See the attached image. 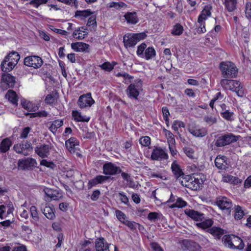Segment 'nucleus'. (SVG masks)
<instances>
[{"label":"nucleus","mask_w":251,"mask_h":251,"mask_svg":"<svg viewBox=\"0 0 251 251\" xmlns=\"http://www.w3.org/2000/svg\"><path fill=\"white\" fill-rule=\"evenodd\" d=\"M221 85L224 89L235 92L238 97H243L244 95L241 83L239 81L223 79L221 80Z\"/></svg>","instance_id":"1"},{"label":"nucleus","mask_w":251,"mask_h":251,"mask_svg":"<svg viewBox=\"0 0 251 251\" xmlns=\"http://www.w3.org/2000/svg\"><path fill=\"white\" fill-rule=\"evenodd\" d=\"M196 175L194 176H186L181 177L179 180V182L183 186L192 190H197L200 189V185L203 183L201 179H199Z\"/></svg>","instance_id":"2"},{"label":"nucleus","mask_w":251,"mask_h":251,"mask_svg":"<svg viewBox=\"0 0 251 251\" xmlns=\"http://www.w3.org/2000/svg\"><path fill=\"white\" fill-rule=\"evenodd\" d=\"M219 67L224 77L231 78L236 76L238 69L234 63L229 61L222 62Z\"/></svg>","instance_id":"3"},{"label":"nucleus","mask_w":251,"mask_h":251,"mask_svg":"<svg viewBox=\"0 0 251 251\" xmlns=\"http://www.w3.org/2000/svg\"><path fill=\"white\" fill-rule=\"evenodd\" d=\"M146 36L145 32L126 34L123 38L124 45L126 48L133 47L138 42L144 39Z\"/></svg>","instance_id":"4"},{"label":"nucleus","mask_w":251,"mask_h":251,"mask_svg":"<svg viewBox=\"0 0 251 251\" xmlns=\"http://www.w3.org/2000/svg\"><path fill=\"white\" fill-rule=\"evenodd\" d=\"M223 241L225 246L230 249L241 250L244 247V244L242 239L234 235H225L223 238Z\"/></svg>","instance_id":"5"},{"label":"nucleus","mask_w":251,"mask_h":251,"mask_svg":"<svg viewBox=\"0 0 251 251\" xmlns=\"http://www.w3.org/2000/svg\"><path fill=\"white\" fill-rule=\"evenodd\" d=\"M238 140V136L232 133H227L220 136L215 144L218 147H222L236 142Z\"/></svg>","instance_id":"6"},{"label":"nucleus","mask_w":251,"mask_h":251,"mask_svg":"<svg viewBox=\"0 0 251 251\" xmlns=\"http://www.w3.org/2000/svg\"><path fill=\"white\" fill-rule=\"evenodd\" d=\"M142 87L141 80L137 83L130 84L126 90L127 95L130 98L137 100L140 91L142 90Z\"/></svg>","instance_id":"7"},{"label":"nucleus","mask_w":251,"mask_h":251,"mask_svg":"<svg viewBox=\"0 0 251 251\" xmlns=\"http://www.w3.org/2000/svg\"><path fill=\"white\" fill-rule=\"evenodd\" d=\"M216 203L221 209L226 211L228 214L230 213L232 203L230 199L226 197H219L216 199Z\"/></svg>","instance_id":"8"},{"label":"nucleus","mask_w":251,"mask_h":251,"mask_svg":"<svg viewBox=\"0 0 251 251\" xmlns=\"http://www.w3.org/2000/svg\"><path fill=\"white\" fill-rule=\"evenodd\" d=\"M42 59L39 56L32 55L26 57L24 59V64L35 69L39 68L43 64Z\"/></svg>","instance_id":"9"},{"label":"nucleus","mask_w":251,"mask_h":251,"mask_svg":"<svg viewBox=\"0 0 251 251\" xmlns=\"http://www.w3.org/2000/svg\"><path fill=\"white\" fill-rule=\"evenodd\" d=\"M103 173L105 175L113 176L121 173L122 170L119 167L111 162H106L102 167Z\"/></svg>","instance_id":"10"},{"label":"nucleus","mask_w":251,"mask_h":251,"mask_svg":"<svg viewBox=\"0 0 251 251\" xmlns=\"http://www.w3.org/2000/svg\"><path fill=\"white\" fill-rule=\"evenodd\" d=\"M94 102L91 93L80 96L77 101L78 105L81 108L90 107Z\"/></svg>","instance_id":"11"},{"label":"nucleus","mask_w":251,"mask_h":251,"mask_svg":"<svg viewBox=\"0 0 251 251\" xmlns=\"http://www.w3.org/2000/svg\"><path fill=\"white\" fill-rule=\"evenodd\" d=\"M13 149L14 151L18 153L22 154L25 156L28 155L27 150H32L31 144L26 141L23 142L21 144H17L14 146Z\"/></svg>","instance_id":"12"},{"label":"nucleus","mask_w":251,"mask_h":251,"mask_svg":"<svg viewBox=\"0 0 251 251\" xmlns=\"http://www.w3.org/2000/svg\"><path fill=\"white\" fill-rule=\"evenodd\" d=\"M51 149L50 144H40L37 146L35 148V153L42 158L47 157L50 152Z\"/></svg>","instance_id":"13"},{"label":"nucleus","mask_w":251,"mask_h":251,"mask_svg":"<svg viewBox=\"0 0 251 251\" xmlns=\"http://www.w3.org/2000/svg\"><path fill=\"white\" fill-rule=\"evenodd\" d=\"M151 158L153 160L167 159L168 158V155L161 148H155L152 151Z\"/></svg>","instance_id":"14"},{"label":"nucleus","mask_w":251,"mask_h":251,"mask_svg":"<svg viewBox=\"0 0 251 251\" xmlns=\"http://www.w3.org/2000/svg\"><path fill=\"white\" fill-rule=\"evenodd\" d=\"M189 132L193 136L197 137H203L207 134V129L205 128H199L197 126H189L188 128Z\"/></svg>","instance_id":"15"},{"label":"nucleus","mask_w":251,"mask_h":251,"mask_svg":"<svg viewBox=\"0 0 251 251\" xmlns=\"http://www.w3.org/2000/svg\"><path fill=\"white\" fill-rule=\"evenodd\" d=\"M95 248L96 251H105L109 249V246L105 239L103 237L97 238L95 240Z\"/></svg>","instance_id":"16"},{"label":"nucleus","mask_w":251,"mask_h":251,"mask_svg":"<svg viewBox=\"0 0 251 251\" xmlns=\"http://www.w3.org/2000/svg\"><path fill=\"white\" fill-rule=\"evenodd\" d=\"M65 146L70 152L74 153L79 146V142L75 138L71 137L66 141Z\"/></svg>","instance_id":"17"},{"label":"nucleus","mask_w":251,"mask_h":251,"mask_svg":"<svg viewBox=\"0 0 251 251\" xmlns=\"http://www.w3.org/2000/svg\"><path fill=\"white\" fill-rule=\"evenodd\" d=\"M185 214L194 221L200 222L204 220V214L193 209H186Z\"/></svg>","instance_id":"18"},{"label":"nucleus","mask_w":251,"mask_h":251,"mask_svg":"<svg viewBox=\"0 0 251 251\" xmlns=\"http://www.w3.org/2000/svg\"><path fill=\"white\" fill-rule=\"evenodd\" d=\"M109 179H113V178H111L109 176H102V175H99L96 176L94 178L91 179L88 182V186L90 188H91L93 186H94L98 184L102 183Z\"/></svg>","instance_id":"19"},{"label":"nucleus","mask_w":251,"mask_h":251,"mask_svg":"<svg viewBox=\"0 0 251 251\" xmlns=\"http://www.w3.org/2000/svg\"><path fill=\"white\" fill-rule=\"evenodd\" d=\"M216 167L221 170H226L228 168L226 157L225 156H218L215 160Z\"/></svg>","instance_id":"20"},{"label":"nucleus","mask_w":251,"mask_h":251,"mask_svg":"<svg viewBox=\"0 0 251 251\" xmlns=\"http://www.w3.org/2000/svg\"><path fill=\"white\" fill-rule=\"evenodd\" d=\"M35 164H36V160L32 158H27L25 159L19 160L18 161L19 166L23 169L35 166Z\"/></svg>","instance_id":"21"},{"label":"nucleus","mask_w":251,"mask_h":251,"mask_svg":"<svg viewBox=\"0 0 251 251\" xmlns=\"http://www.w3.org/2000/svg\"><path fill=\"white\" fill-rule=\"evenodd\" d=\"M1 82L7 85L8 87H11L15 84V78L9 74H3L1 76Z\"/></svg>","instance_id":"22"},{"label":"nucleus","mask_w":251,"mask_h":251,"mask_svg":"<svg viewBox=\"0 0 251 251\" xmlns=\"http://www.w3.org/2000/svg\"><path fill=\"white\" fill-rule=\"evenodd\" d=\"M213 224V222L211 219H205L204 217V220H203L202 221H200V222L197 223L196 225L198 227L205 230L209 229V228L212 226Z\"/></svg>","instance_id":"23"},{"label":"nucleus","mask_w":251,"mask_h":251,"mask_svg":"<svg viewBox=\"0 0 251 251\" xmlns=\"http://www.w3.org/2000/svg\"><path fill=\"white\" fill-rule=\"evenodd\" d=\"M207 231L212 235L215 238L220 239L224 234V230L219 227L213 226L208 229Z\"/></svg>","instance_id":"24"},{"label":"nucleus","mask_w":251,"mask_h":251,"mask_svg":"<svg viewBox=\"0 0 251 251\" xmlns=\"http://www.w3.org/2000/svg\"><path fill=\"white\" fill-rule=\"evenodd\" d=\"M89 46V45L82 42L73 43L71 44V48L76 51H86Z\"/></svg>","instance_id":"25"},{"label":"nucleus","mask_w":251,"mask_h":251,"mask_svg":"<svg viewBox=\"0 0 251 251\" xmlns=\"http://www.w3.org/2000/svg\"><path fill=\"white\" fill-rule=\"evenodd\" d=\"M171 169L172 172L176 178L177 180L179 181V180L183 175V173L181 169L180 168L179 165L176 164L175 162H174L171 165Z\"/></svg>","instance_id":"26"},{"label":"nucleus","mask_w":251,"mask_h":251,"mask_svg":"<svg viewBox=\"0 0 251 251\" xmlns=\"http://www.w3.org/2000/svg\"><path fill=\"white\" fill-rule=\"evenodd\" d=\"M41 211L49 219L52 220L55 217L53 208L49 205H46L44 208H42Z\"/></svg>","instance_id":"27"},{"label":"nucleus","mask_w":251,"mask_h":251,"mask_svg":"<svg viewBox=\"0 0 251 251\" xmlns=\"http://www.w3.org/2000/svg\"><path fill=\"white\" fill-rule=\"evenodd\" d=\"M1 70L4 72H9L12 70L15 67V65L13 64L10 61L4 59L1 63Z\"/></svg>","instance_id":"28"},{"label":"nucleus","mask_w":251,"mask_h":251,"mask_svg":"<svg viewBox=\"0 0 251 251\" xmlns=\"http://www.w3.org/2000/svg\"><path fill=\"white\" fill-rule=\"evenodd\" d=\"M20 58V55L17 52L13 51L5 56L4 59L7 60V61H10L13 63V64H14L16 66L18 63Z\"/></svg>","instance_id":"29"},{"label":"nucleus","mask_w":251,"mask_h":251,"mask_svg":"<svg viewBox=\"0 0 251 251\" xmlns=\"http://www.w3.org/2000/svg\"><path fill=\"white\" fill-rule=\"evenodd\" d=\"M63 125V121L62 120H56L51 123L49 129L52 133L55 134L57 129L62 126Z\"/></svg>","instance_id":"30"},{"label":"nucleus","mask_w":251,"mask_h":251,"mask_svg":"<svg viewBox=\"0 0 251 251\" xmlns=\"http://www.w3.org/2000/svg\"><path fill=\"white\" fill-rule=\"evenodd\" d=\"M12 145L11 140L8 138L3 139L0 145V151L1 152L5 153L10 149Z\"/></svg>","instance_id":"31"},{"label":"nucleus","mask_w":251,"mask_h":251,"mask_svg":"<svg viewBox=\"0 0 251 251\" xmlns=\"http://www.w3.org/2000/svg\"><path fill=\"white\" fill-rule=\"evenodd\" d=\"M124 17L128 23L135 24L138 22V18L135 12H127Z\"/></svg>","instance_id":"32"},{"label":"nucleus","mask_w":251,"mask_h":251,"mask_svg":"<svg viewBox=\"0 0 251 251\" xmlns=\"http://www.w3.org/2000/svg\"><path fill=\"white\" fill-rule=\"evenodd\" d=\"M81 28L85 29L83 27H78L73 33V36L78 40H81L84 38L88 34L87 32L81 30Z\"/></svg>","instance_id":"33"},{"label":"nucleus","mask_w":251,"mask_h":251,"mask_svg":"<svg viewBox=\"0 0 251 251\" xmlns=\"http://www.w3.org/2000/svg\"><path fill=\"white\" fill-rule=\"evenodd\" d=\"M72 116L74 120L77 122H88L90 120V117L83 116L77 111H73Z\"/></svg>","instance_id":"34"},{"label":"nucleus","mask_w":251,"mask_h":251,"mask_svg":"<svg viewBox=\"0 0 251 251\" xmlns=\"http://www.w3.org/2000/svg\"><path fill=\"white\" fill-rule=\"evenodd\" d=\"M5 97L12 103L15 105L18 104V99L16 93L12 90H8Z\"/></svg>","instance_id":"35"},{"label":"nucleus","mask_w":251,"mask_h":251,"mask_svg":"<svg viewBox=\"0 0 251 251\" xmlns=\"http://www.w3.org/2000/svg\"><path fill=\"white\" fill-rule=\"evenodd\" d=\"M225 4L229 12H232L236 8L237 0H225Z\"/></svg>","instance_id":"36"},{"label":"nucleus","mask_w":251,"mask_h":251,"mask_svg":"<svg viewBox=\"0 0 251 251\" xmlns=\"http://www.w3.org/2000/svg\"><path fill=\"white\" fill-rule=\"evenodd\" d=\"M93 14L90 9L84 10H77L75 13V17H81V19L86 18Z\"/></svg>","instance_id":"37"},{"label":"nucleus","mask_w":251,"mask_h":251,"mask_svg":"<svg viewBox=\"0 0 251 251\" xmlns=\"http://www.w3.org/2000/svg\"><path fill=\"white\" fill-rule=\"evenodd\" d=\"M144 57L147 59L149 60L155 56V50L153 47H149L145 51Z\"/></svg>","instance_id":"38"},{"label":"nucleus","mask_w":251,"mask_h":251,"mask_svg":"<svg viewBox=\"0 0 251 251\" xmlns=\"http://www.w3.org/2000/svg\"><path fill=\"white\" fill-rule=\"evenodd\" d=\"M234 212V218L236 220L241 219L244 215V212L242 208L239 205L235 206Z\"/></svg>","instance_id":"39"},{"label":"nucleus","mask_w":251,"mask_h":251,"mask_svg":"<svg viewBox=\"0 0 251 251\" xmlns=\"http://www.w3.org/2000/svg\"><path fill=\"white\" fill-rule=\"evenodd\" d=\"M117 196L121 203H124L127 206H130L129 199L123 192H119Z\"/></svg>","instance_id":"40"},{"label":"nucleus","mask_w":251,"mask_h":251,"mask_svg":"<svg viewBox=\"0 0 251 251\" xmlns=\"http://www.w3.org/2000/svg\"><path fill=\"white\" fill-rule=\"evenodd\" d=\"M116 76L118 77H123L124 79L123 82L126 84H128L130 82L131 80L133 78L132 76L126 73H119L116 75Z\"/></svg>","instance_id":"41"},{"label":"nucleus","mask_w":251,"mask_h":251,"mask_svg":"<svg viewBox=\"0 0 251 251\" xmlns=\"http://www.w3.org/2000/svg\"><path fill=\"white\" fill-rule=\"evenodd\" d=\"M126 4L123 2H116L112 1L108 4L107 6L109 8L114 7L117 9L126 7Z\"/></svg>","instance_id":"42"},{"label":"nucleus","mask_w":251,"mask_h":251,"mask_svg":"<svg viewBox=\"0 0 251 251\" xmlns=\"http://www.w3.org/2000/svg\"><path fill=\"white\" fill-rule=\"evenodd\" d=\"M221 115L222 117L226 120L231 121L233 120L234 113L229 111L228 110L224 111V112H221Z\"/></svg>","instance_id":"43"},{"label":"nucleus","mask_w":251,"mask_h":251,"mask_svg":"<svg viewBox=\"0 0 251 251\" xmlns=\"http://www.w3.org/2000/svg\"><path fill=\"white\" fill-rule=\"evenodd\" d=\"M183 30V28L180 24H176L174 26L172 31V33L174 35H181Z\"/></svg>","instance_id":"44"},{"label":"nucleus","mask_w":251,"mask_h":251,"mask_svg":"<svg viewBox=\"0 0 251 251\" xmlns=\"http://www.w3.org/2000/svg\"><path fill=\"white\" fill-rule=\"evenodd\" d=\"M115 64V63L113 64L109 63V62H106L100 65L99 66L101 68V69L104 70L105 71L110 72L113 69Z\"/></svg>","instance_id":"45"},{"label":"nucleus","mask_w":251,"mask_h":251,"mask_svg":"<svg viewBox=\"0 0 251 251\" xmlns=\"http://www.w3.org/2000/svg\"><path fill=\"white\" fill-rule=\"evenodd\" d=\"M188 245L190 251H201V247L196 242H190Z\"/></svg>","instance_id":"46"},{"label":"nucleus","mask_w":251,"mask_h":251,"mask_svg":"<svg viewBox=\"0 0 251 251\" xmlns=\"http://www.w3.org/2000/svg\"><path fill=\"white\" fill-rule=\"evenodd\" d=\"M239 180V178L237 177H236L235 176H233L231 175H227L226 176H225L223 177V181L226 182H229V183H238V180Z\"/></svg>","instance_id":"47"},{"label":"nucleus","mask_w":251,"mask_h":251,"mask_svg":"<svg viewBox=\"0 0 251 251\" xmlns=\"http://www.w3.org/2000/svg\"><path fill=\"white\" fill-rule=\"evenodd\" d=\"M203 120L207 124L211 126L217 122V119L215 117L212 116H205L203 118Z\"/></svg>","instance_id":"48"},{"label":"nucleus","mask_w":251,"mask_h":251,"mask_svg":"<svg viewBox=\"0 0 251 251\" xmlns=\"http://www.w3.org/2000/svg\"><path fill=\"white\" fill-rule=\"evenodd\" d=\"M146 47L147 45L144 43L140 45L137 48V54L141 57H144V51L145 50Z\"/></svg>","instance_id":"49"},{"label":"nucleus","mask_w":251,"mask_h":251,"mask_svg":"<svg viewBox=\"0 0 251 251\" xmlns=\"http://www.w3.org/2000/svg\"><path fill=\"white\" fill-rule=\"evenodd\" d=\"M139 142L143 146L147 147L151 144V139L149 136L142 137L139 139Z\"/></svg>","instance_id":"50"},{"label":"nucleus","mask_w":251,"mask_h":251,"mask_svg":"<svg viewBox=\"0 0 251 251\" xmlns=\"http://www.w3.org/2000/svg\"><path fill=\"white\" fill-rule=\"evenodd\" d=\"M115 214L117 219L122 223L123 221H125L127 218L126 214L119 210H116L115 211Z\"/></svg>","instance_id":"51"},{"label":"nucleus","mask_w":251,"mask_h":251,"mask_svg":"<svg viewBox=\"0 0 251 251\" xmlns=\"http://www.w3.org/2000/svg\"><path fill=\"white\" fill-rule=\"evenodd\" d=\"M48 1V0H32L29 2V4L37 8L41 4H46Z\"/></svg>","instance_id":"52"},{"label":"nucleus","mask_w":251,"mask_h":251,"mask_svg":"<svg viewBox=\"0 0 251 251\" xmlns=\"http://www.w3.org/2000/svg\"><path fill=\"white\" fill-rule=\"evenodd\" d=\"M40 165L47 167L53 169L55 167L54 164L51 161H48L46 159H43L40 161Z\"/></svg>","instance_id":"53"},{"label":"nucleus","mask_w":251,"mask_h":251,"mask_svg":"<svg viewBox=\"0 0 251 251\" xmlns=\"http://www.w3.org/2000/svg\"><path fill=\"white\" fill-rule=\"evenodd\" d=\"M30 210L32 218L35 221H37L38 220V214L36 207L34 206H32L30 208Z\"/></svg>","instance_id":"54"},{"label":"nucleus","mask_w":251,"mask_h":251,"mask_svg":"<svg viewBox=\"0 0 251 251\" xmlns=\"http://www.w3.org/2000/svg\"><path fill=\"white\" fill-rule=\"evenodd\" d=\"M212 9L211 6L208 5L204 6L203 10L201 12V14H202V15H206L210 16L211 13V10Z\"/></svg>","instance_id":"55"},{"label":"nucleus","mask_w":251,"mask_h":251,"mask_svg":"<svg viewBox=\"0 0 251 251\" xmlns=\"http://www.w3.org/2000/svg\"><path fill=\"white\" fill-rule=\"evenodd\" d=\"M177 208H182L185 207L187 202L182 200L181 198H177L176 201Z\"/></svg>","instance_id":"56"},{"label":"nucleus","mask_w":251,"mask_h":251,"mask_svg":"<svg viewBox=\"0 0 251 251\" xmlns=\"http://www.w3.org/2000/svg\"><path fill=\"white\" fill-rule=\"evenodd\" d=\"M7 213L5 217H8L10 215L13 216V212L14 210L13 204L11 202L8 203L6 205Z\"/></svg>","instance_id":"57"},{"label":"nucleus","mask_w":251,"mask_h":251,"mask_svg":"<svg viewBox=\"0 0 251 251\" xmlns=\"http://www.w3.org/2000/svg\"><path fill=\"white\" fill-rule=\"evenodd\" d=\"M44 191L47 196L53 200H56L57 196L53 193L52 190L49 188H46Z\"/></svg>","instance_id":"58"},{"label":"nucleus","mask_w":251,"mask_h":251,"mask_svg":"<svg viewBox=\"0 0 251 251\" xmlns=\"http://www.w3.org/2000/svg\"><path fill=\"white\" fill-rule=\"evenodd\" d=\"M246 17L248 19L251 18V3L248 2L246 4Z\"/></svg>","instance_id":"59"},{"label":"nucleus","mask_w":251,"mask_h":251,"mask_svg":"<svg viewBox=\"0 0 251 251\" xmlns=\"http://www.w3.org/2000/svg\"><path fill=\"white\" fill-rule=\"evenodd\" d=\"M184 151L186 155L190 158H194V151L193 149L190 148H184Z\"/></svg>","instance_id":"60"},{"label":"nucleus","mask_w":251,"mask_h":251,"mask_svg":"<svg viewBox=\"0 0 251 251\" xmlns=\"http://www.w3.org/2000/svg\"><path fill=\"white\" fill-rule=\"evenodd\" d=\"M162 111L163 113L164 120L167 123L168 122V116L170 115L169 110L167 107H163L162 108Z\"/></svg>","instance_id":"61"},{"label":"nucleus","mask_w":251,"mask_h":251,"mask_svg":"<svg viewBox=\"0 0 251 251\" xmlns=\"http://www.w3.org/2000/svg\"><path fill=\"white\" fill-rule=\"evenodd\" d=\"M199 26L197 29V31L199 34L203 33L206 31L205 27V23L202 22L201 23H199Z\"/></svg>","instance_id":"62"},{"label":"nucleus","mask_w":251,"mask_h":251,"mask_svg":"<svg viewBox=\"0 0 251 251\" xmlns=\"http://www.w3.org/2000/svg\"><path fill=\"white\" fill-rule=\"evenodd\" d=\"M32 104V103L31 102L27 101L25 100L22 101L21 102V104H22V106L26 110H27L28 111H29V112L31 111Z\"/></svg>","instance_id":"63"},{"label":"nucleus","mask_w":251,"mask_h":251,"mask_svg":"<svg viewBox=\"0 0 251 251\" xmlns=\"http://www.w3.org/2000/svg\"><path fill=\"white\" fill-rule=\"evenodd\" d=\"M159 214L157 212H150L148 216V219L150 221H155L159 217Z\"/></svg>","instance_id":"64"}]
</instances>
